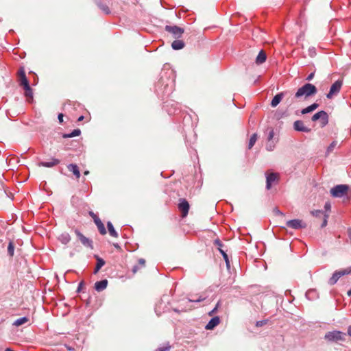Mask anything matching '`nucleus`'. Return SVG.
<instances>
[{"mask_svg":"<svg viewBox=\"0 0 351 351\" xmlns=\"http://www.w3.org/2000/svg\"><path fill=\"white\" fill-rule=\"evenodd\" d=\"M317 92V90L315 86L310 83H306L298 89L295 93V97L299 98V99L302 98L306 99L308 97L315 95Z\"/></svg>","mask_w":351,"mask_h":351,"instance_id":"nucleus-1","label":"nucleus"},{"mask_svg":"<svg viewBox=\"0 0 351 351\" xmlns=\"http://www.w3.org/2000/svg\"><path fill=\"white\" fill-rule=\"evenodd\" d=\"M349 191V186L346 184H339L330 189V194L334 197H341L347 195Z\"/></svg>","mask_w":351,"mask_h":351,"instance_id":"nucleus-2","label":"nucleus"},{"mask_svg":"<svg viewBox=\"0 0 351 351\" xmlns=\"http://www.w3.org/2000/svg\"><path fill=\"white\" fill-rule=\"evenodd\" d=\"M346 334L339 331L328 332L325 335V339L329 341L337 342L338 341L344 340Z\"/></svg>","mask_w":351,"mask_h":351,"instance_id":"nucleus-3","label":"nucleus"},{"mask_svg":"<svg viewBox=\"0 0 351 351\" xmlns=\"http://www.w3.org/2000/svg\"><path fill=\"white\" fill-rule=\"evenodd\" d=\"M342 85L343 81L341 80H338L334 82L330 86L328 93L326 95V97L328 99H332L334 95L338 94L341 88Z\"/></svg>","mask_w":351,"mask_h":351,"instance_id":"nucleus-4","label":"nucleus"},{"mask_svg":"<svg viewBox=\"0 0 351 351\" xmlns=\"http://www.w3.org/2000/svg\"><path fill=\"white\" fill-rule=\"evenodd\" d=\"M165 30L171 34L174 38H180L184 32V29L178 26L166 25Z\"/></svg>","mask_w":351,"mask_h":351,"instance_id":"nucleus-5","label":"nucleus"},{"mask_svg":"<svg viewBox=\"0 0 351 351\" xmlns=\"http://www.w3.org/2000/svg\"><path fill=\"white\" fill-rule=\"evenodd\" d=\"M178 208L179 210L181 212L182 217L184 218L187 216L189 210L190 208V205L188 201L186 199L181 198L179 199V203L178 204Z\"/></svg>","mask_w":351,"mask_h":351,"instance_id":"nucleus-6","label":"nucleus"},{"mask_svg":"<svg viewBox=\"0 0 351 351\" xmlns=\"http://www.w3.org/2000/svg\"><path fill=\"white\" fill-rule=\"evenodd\" d=\"M321 119V125L324 127L328 123V116L326 112L324 110H321L317 113H315L311 118L313 121H315L318 119Z\"/></svg>","mask_w":351,"mask_h":351,"instance_id":"nucleus-7","label":"nucleus"},{"mask_svg":"<svg viewBox=\"0 0 351 351\" xmlns=\"http://www.w3.org/2000/svg\"><path fill=\"white\" fill-rule=\"evenodd\" d=\"M311 214L318 219H320V218L323 219L322 223L321 224V228H324L327 226L328 218L329 217V215L328 213H326L321 210H312L311 212Z\"/></svg>","mask_w":351,"mask_h":351,"instance_id":"nucleus-8","label":"nucleus"},{"mask_svg":"<svg viewBox=\"0 0 351 351\" xmlns=\"http://www.w3.org/2000/svg\"><path fill=\"white\" fill-rule=\"evenodd\" d=\"M286 226L295 230L305 228L306 227V224L303 222L302 220L298 219L287 221Z\"/></svg>","mask_w":351,"mask_h":351,"instance_id":"nucleus-9","label":"nucleus"},{"mask_svg":"<svg viewBox=\"0 0 351 351\" xmlns=\"http://www.w3.org/2000/svg\"><path fill=\"white\" fill-rule=\"evenodd\" d=\"M75 233L77 235L80 241L83 244L85 247H90L93 249V241L88 238L86 237L84 234H82L79 230H75Z\"/></svg>","mask_w":351,"mask_h":351,"instance_id":"nucleus-10","label":"nucleus"},{"mask_svg":"<svg viewBox=\"0 0 351 351\" xmlns=\"http://www.w3.org/2000/svg\"><path fill=\"white\" fill-rule=\"evenodd\" d=\"M278 180V175L276 173H271L267 176L266 188L270 189L273 183L277 182Z\"/></svg>","mask_w":351,"mask_h":351,"instance_id":"nucleus-11","label":"nucleus"},{"mask_svg":"<svg viewBox=\"0 0 351 351\" xmlns=\"http://www.w3.org/2000/svg\"><path fill=\"white\" fill-rule=\"evenodd\" d=\"M293 128L299 132H309L311 131V129L306 127L304 122L300 120H297L293 123Z\"/></svg>","mask_w":351,"mask_h":351,"instance_id":"nucleus-12","label":"nucleus"},{"mask_svg":"<svg viewBox=\"0 0 351 351\" xmlns=\"http://www.w3.org/2000/svg\"><path fill=\"white\" fill-rule=\"evenodd\" d=\"M19 80L20 82V85L23 87L29 84L28 80L25 75V70L23 67H21L18 71Z\"/></svg>","mask_w":351,"mask_h":351,"instance_id":"nucleus-13","label":"nucleus"},{"mask_svg":"<svg viewBox=\"0 0 351 351\" xmlns=\"http://www.w3.org/2000/svg\"><path fill=\"white\" fill-rule=\"evenodd\" d=\"M215 243L216 245L218 246V250H219L220 253L223 256V258L226 261L227 267L229 268L230 267V261L228 259V256L227 254L226 253V252L223 250H222V248H221L223 246L221 242L219 240H216L215 241Z\"/></svg>","mask_w":351,"mask_h":351,"instance_id":"nucleus-14","label":"nucleus"},{"mask_svg":"<svg viewBox=\"0 0 351 351\" xmlns=\"http://www.w3.org/2000/svg\"><path fill=\"white\" fill-rule=\"evenodd\" d=\"M287 94H288V92H282V93H280L274 96V97L273 98V99L271 100V106L274 108L276 107L280 104V102L282 101L283 97L286 96Z\"/></svg>","mask_w":351,"mask_h":351,"instance_id":"nucleus-15","label":"nucleus"},{"mask_svg":"<svg viewBox=\"0 0 351 351\" xmlns=\"http://www.w3.org/2000/svg\"><path fill=\"white\" fill-rule=\"evenodd\" d=\"M219 322H220L219 317L217 316L214 317L206 324V326H205V328L206 330H212L215 327H216L219 324Z\"/></svg>","mask_w":351,"mask_h":351,"instance_id":"nucleus-16","label":"nucleus"},{"mask_svg":"<svg viewBox=\"0 0 351 351\" xmlns=\"http://www.w3.org/2000/svg\"><path fill=\"white\" fill-rule=\"evenodd\" d=\"M266 53L263 50H261L259 51L258 56H256L255 62L256 64H261L266 61Z\"/></svg>","mask_w":351,"mask_h":351,"instance_id":"nucleus-17","label":"nucleus"},{"mask_svg":"<svg viewBox=\"0 0 351 351\" xmlns=\"http://www.w3.org/2000/svg\"><path fill=\"white\" fill-rule=\"evenodd\" d=\"M107 285H108V280L106 279L102 280L101 281H98V282H95V289L97 291H102L107 287Z\"/></svg>","mask_w":351,"mask_h":351,"instance_id":"nucleus-18","label":"nucleus"},{"mask_svg":"<svg viewBox=\"0 0 351 351\" xmlns=\"http://www.w3.org/2000/svg\"><path fill=\"white\" fill-rule=\"evenodd\" d=\"M185 44L183 40H180L179 38H176V40H174L171 43V47L174 50H180L184 47Z\"/></svg>","mask_w":351,"mask_h":351,"instance_id":"nucleus-19","label":"nucleus"},{"mask_svg":"<svg viewBox=\"0 0 351 351\" xmlns=\"http://www.w3.org/2000/svg\"><path fill=\"white\" fill-rule=\"evenodd\" d=\"M60 163V160L58 159L53 158L50 162H41L38 164L40 167H52L56 166Z\"/></svg>","mask_w":351,"mask_h":351,"instance_id":"nucleus-20","label":"nucleus"},{"mask_svg":"<svg viewBox=\"0 0 351 351\" xmlns=\"http://www.w3.org/2000/svg\"><path fill=\"white\" fill-rule=\"evenodd\" d=\"M23 88L25 90V96L27 97V100L29 102L32 101L33 99V93L30 86H25L23 87Z\"/></svg>","mask_w":351,"mask_h":351,"instance_id":"nucleus-21","label":"nucleus"},{"mask_svg":"<svg viewBox=\"0 0 351 351\" xmlns=\"http://www.w3.org/2000/svg\"><path fill=\"white\" fill-rule=\"evenodd\" d=\"M69 171L73 172V173L76 176L78 179L80 177V172L78 169V167L75 164H70L67 167Z\"/></svg>","mask_w":351,"mask_h":351,"instance_id":"nucleus-22","label":"nucleus"},{"mask_svg":"<svg viewBox=\"0 0 351 351\" xmlns=\"http://www.w3.org/2000/svg\"><path fill=\"white\" fill-rule=\"evenodd\" d=\"M287 95V97L285 99V102L288 106L295 103V100L299 99V98L295 97V94L293 95L291 93H288Z\"/></svg>","mask_w":351,"mask_h":351,"instance_id":"nucleus-23","label":"nucleus"},{"mask_svg":"<svg viewBox=\"0 0 351 351\" xmlns=\"http://www.w3.org/2000/svg\"><path fill=\"white\" fill-rule=\"evenodd\" d=\"M318 106H319V105L317 104L314 103V104H311V106L302 109L301 111V113L302 114L309 113L311 112H313L315 109H317L318 108Z\"/></svg>","mask_w":351,"mask_h":351,"instance_id":"nucleus-24","label":"nucleus"},{"mask_svg":"<svg viewBox=\"0 0 351 351\" xmlns=\"http://www.w3.org/2000/svg\"><path fill=\"white\" fill-rule=\"evenodd\" d=\"M107 227H108V232H109V234H110V236H112V237H113L114 238H117L119 237L118 233L117 232V231L114 228V226H113L112 223L110 221H108L107 223Z\"/></svg>","mask_w":351,"mask_h":351,"instance_id":"nucleus-25","label":"nucleus"},{"mask_svg":"<svg viewBox=\"0 0 351 351\" xmlns=\"http://www.w3.org/2000/svg\"><path fill=\"white\" fill-rule=\"evenodd\" d=\"M104 265L105 261L101 258L97 256V264L94 270V274H97Z\"/></svg>","mask_w":351,"mask_h":351,"instance_id":"nucleus-26","label":"nucleus"},{"mask_svg":"<svg viewBox=\"0 0 351 351\" xmlns=\"http://www.w3.org/2000/svg\"><path fill=\"white\" fill-rule=\"evenodd\" d=\"M171 348V346L169 341L165 342L162 346H159L154 351H169Z\"/></svg>","mask_w":351,"mask_h":351,"instance_id":"nucleus-27","label":"nucleus"},{"mask_svg":"<svg viewBox=\"0 0 351 351\" xmlns=\"http://www.w3.org/2000/svg\"><path fill=\"white\" fill-rule=\"evenodd\" d=\"M28 321L29 318H27V317H21L15 320L14 322L13 323V325L15 326H20L27 323Z\"/></svg>","mask_w":351,"mask_h":351,"instance_id":"nucleus-28","label":"nucleus"},{"mask_svg":"<svg viewBox=\"0 0 351 351\" xmlns=\"http://www.w3.org/2000/svg\"><path fill=\"white\" fill-rule=\"evenodd\" d=\"M97 5L105 14H109L110 13V10L106 4L98 2Z\"/></svg>","mask_w":351,"mask_h":351,"instance_id":"nucleus-29","label":"nucleus"},{"mask_svg":"<svg viewBox=\"0 0 351 351\" xmlns=\"http://www.w3.org/2000/svg\"><path fill=\"white\" fill-rule=\"evenodd\" d=\"M81 134V130L80 129H75L72 132L69 134H65L63 135V138H72L75 136H77Z\"/></svg>","mask_w":351,"mask_h":351,"instance_id":"nucleus-30","label":"nucleus"},{"mask_svg":"<svg viewBox=\"0 0 351 351\" xmlns=\"http://www.w3.org/2000/svg\"><path fill=\"white\" fill-rule=\"evenodd\" d=\"M336 272L337 273L339 276L341 278V276L351 274V267H348L346 269H340V270L336 271Z\"/></svg>","mask_w":351,"mask_h":351,"instance_id":"nucleus-31","label":"nucleus"},{"mask_svg":"<svg viewBox=\"0 0 351 351\" xmlns=\"http://www.w3.org/2000/svg\"><path fill=\"white\" fill-rule=\"evenodd\" d=\"M256 141H257V134L256 133H254L251 136V137L250 138V141H249V144H248L249 149H251L252 148V147L254 145Z\"/></svg>","mask_w":351,"mask_h":351,"instance_id":"nucleus-32","label":"nucleus"},{"mask_svg":"<svg viewBox=\"0 0 351 351\" xmlns=\"http://www.w3.org/2000/svg\"><path fill=\"white\" fill-rule=\"evenodd\" d=\"M339 278H340V277L339 276L337 273L336 271H335V273L333 274L332 276L329 279L328 283L330 285H335L337 282V280Z\"/></svg>","mask_w":351,"mask_h":351,"instance_id":"nucleus-33","label":"nucleus"},{"mask_svg":"<svg viewBox=\"0 0 351 351\" xmlns=\"http://www.w3.org/2000/svg\"><path fill=\"white\" fill-rule=\"evenodd\" d=\"M339 278H340V277L339 276L337 273L336 271H335V273L333 274L332 276L329 279L328 283L330 285H335L337 282V280Z\"/></svg>","mask_w":351,"mask_h":351,"instance_id":"nucleus-34","label":"nucleus"},{"mask_svg":"<svg viewBox=\"0 0 351 351\" xmlns=\"http://www.w3.org/2000/svg\"><path fill=\"white\" fill-rule=\"evenodd\" d=\"M339 278H340V277L339 276L337 273L336 271H335V273L333 274L332 276L329 279L328 283L330 285H335L337 282V280Z\"/></svg>","mask_w":351,"mask_h":351,"instance_id":"nucleus-35","label":"nucleus"},{"mask_svg":"<svg viewBox=\"0 0 351 351\" xmlns=\"http://www.w3.org/2000/svg\"><path fill=\"white\" fill-rule=\"evenodd\" d=\"M96 226H97L98 230L101 234L104 235L106 234V230L105 226L101 221H99V223H97Z\"/></svg>","mask_w":351,"mask_h":351,"instance_id":"nucleus-36","label":"nucleus"},{"mask_svg":"<svg viewBox=\"0 0 351 351\" xmlns=\"http://www.w3.org/2000/svg\"><path fill=\"white\" fill-rule=\"evenodd\" d=\"M14 244L12 241H10L8 246V252L9 255L12 256L14 255Z\"/></svg>","mask_w":351,"mask_h":351,"instance_id":"nucleus-37","label":"nucleus"},{"mask_svg":"<svg viewBox=\"0 0 351 351\" xmlns=\"http://www.w3.org/2000/svg\"><path fill=\"white\" fill-rule=\"evenodd\" d=\"M88 214L93 219L95 224L99 223V221H101L97 215H95L93 211H90Z\"/></svg>","mask_w":351,"mask_h":351,"instance_id":"nucleus-38","label":"nucleus"},{"mask_svg":"<svg viewBox=\"0 0 351 351\" xmlns=\"http://www.w3.org/2000/svg\"><path fill=\"white\" fill-rule=\"evenodd\" d=\"M337 141H333L332 142L330 145L328 147V149H327V153H330L331 152L333 149L337 146Z\"/></svg>","mask_w":351,"mask_h":351,"instance_id":"nucleus-39","label":"nucleus"},{"mask_svg":"<svg viewBox=\"0 0 351 351\" xmlns=\"http://www.w3.org/2000/svg\"><path fill=\"white\" fill-rule=\"evenodd\" d=\"M267 322H268L267 319L258 321L256 323V327H261V326L265 325L267 323Z\"/></svg>","mask_w":351,"mask_h":351,"instance_id":"nucleus-40","label":"nucleus"},{"mask_svg":"<svg viewBox=\"0 0 351 351\" xmlns=\"http://www.w3.org/2000/svg\"><path fill=\"white\" fill-rule=\"evenodd\" d=\"M330 208H331L330 204L329 202H326L324 205V208L326 210V213L329 212L330 210Z\"/></svg>","mask_w":351,"mask_h":351,"instance_id":"nucleus-41","label":"nucleus"},{"mask_svg":"<svg viewBox=\"0 0 351 351\" xmlns=\"http://www.w3.org/2000/svg\"><path fill=\"white\" fill-rule=\"evenodd\" d=\"M219 302H217V304L216 306L215 307V308H214L213 310H212V311L209 313V315H212L213 313H215L217 311V308H218V307H219Z\"/></svg>","mask_w":351,"mask_h":351,"instance_id":"nucleus-42","label":"nucleus"},{"mask_svg":"<svg viewBox=\"0 0 351 351\" xmlns=\"http://www.w3.org/2000/svg\"><path fill=\"white\" fill-rule=\"evenodd\" d=\"M274 136V130H271L269 133L268 141H270Z\"/></svg>","mask_w":351,"mask_h":351,"instance_id":"nucleus-43","label":"nucleus"},{"mask_svg":"<svg viewBox=\"0 0 351 351\" xmlns=\"http://www.w3.org/2000/svg\"><path fill=\"white\" fill-rule=\"evenodd\" d=\"M314 75H315V73L313 72L311 73H310L308 77H306V80L307 81H311V80H313V78L314 77Z\"/></svg>","mask_w":351,"mask_h":351,"instance_id":"nucleus-44","label":"nucleus"},{"mask_svg":"<svg viewBox=\"0 0 351 351\" xmlns=\"http://www.w3.org/2000/svg\"><path fill=\"white\" fill-rule=\"evenodd\" d=\"M274 147V145H272L271 143H268V144L267 145V149L268 151H272V150H273Z\"/></svg>","mask_w":351,"mask_h":351,"instance_id":"nucleus-45","label":"nucleus"},{"mask_svg":"<svg viewBox=\"0 0 351 351\" xmlns=\"http://www.w3.org/2000/svg\"><path fill=\"white\" fill-rule=\"evenodd\" d=\"M0 195L1 197H4L5 198H7L8 197V195L5 193V191H3V190H0Z\"/></svg>","mask_w":351,"mask_h":351,"instance_id":"nucleus-46","label":"nucleus"},{"mask_svg":"<svg viewBox=\"0 0 351 351\" xmlns=\"http://www.w3.org/2000/svg\"><path fill=\"white\" fill-rule=\"evenodd\" d=\"M63 117H64V115L62 113L58 114V120H59V121L60 123H62L63 121Z\"/></svg>","mask_w":351,"mask_h":351,"instance_id":"nucleus-47","label":"nucleus"},{"mask_svg":"<svg viewBox=\"0 0 351 351\" xmlns=\"http://www.w3.org/2000/svg\"><path fill=\"white\" fill-rule=\"evenodd\" d=\"M64 241L65 242H68L69 241V234H66L64 236Z\"/></svg>","mask_w":351,"mask_h":351,"instance_id":"nucleus-48","label":"nucleus"},{"mask_svg":"<svg viewBox=\"0 0 351 351\" xmlns=\"http://www.w3.org/2000/svg\"><path fill=\"white\" fill-rule=\"evenodd\" d=\"M138 263L140 265H141L142 266H144L145 265V261L143 258H140L138 260Z\"/></svg>","mask_w":351,"mask_h":351,"instance_id":"nucleus-49","label":"nucleus"},{"mask_svg":"<svg viewBox=\"0 0 351 351\" xmlns=\"http://www.w3.org/2000/svg\"><path fill=\"white\" fill-rule=\"evenodd\" d=\"M204 300V298H199L198 299H196V300H191V301L192 302H201V301H203Z\"/></svg>","mask_w":351,"mask_h":351,"instance_id":"nucleus-50","label":"nucleus"},{"mask_svg":"<svg viewBox=\"0 0 351 351\" xmlns=\"http://www.w3.org/2000/svg\"><path fill=\"white\" fill-rule=\"evenodd\" d=\"M137 269H138V267L137 266H134L132 269V271L134 273H136L137 271Z\"/></svg>","mask_w":351,"mask_h":351,"instance_id":"nucleus-51","label":"nucleus"},{"mask_svg":"<svg viewBox=\"0 0 351 351\" xmlns=\"http://www.w3.org/2000/svg\"><path fill=\"white\" fill-rule=\"evenodd\" d=\"M348 334L351 336V326L348 329Z\"/></svg>","mask_w":351,"mask_h":351,"instance_id":"nucleus-52","label":"nucleus"},{"mask_svg":"<svg viewBox=\"0 0 351 351\" xmlns=\"http://www.w3.org/2000/svg\"><path fill=\"white\" fill-rule=\"evenodd\" d=\"M84 119V116H80L78 119H77V121H83Z\"/></svg>","mask_w":351,"mask_h":351,"instance_id":"nucleus-53","label":"nucleus"},{"mask_svg":"<svg viewBox=\"0 0 351 351\" xmlns=\"http://www.w3.org/2000/svg\"><path fill=\"white\" fill-rule=\"evenodd\" d=\"M114 246L116 248H117V249H121L120 246H119V244H117V243H114Z\"/></svg>","mask_w":351,"mask_h":351,"instance_id":"nucleus-54","label":"nucleus"},{"mask_svg":"<svg viewBox=\"0 0 351 351\" xmlns=\"http://www.w3.org/2000/svg\"><path fill=\"white\" fill-rule=\"evenodd\" d=\"M348 234H349V237H350V239L351 240V229L348 230Z\"/></svg>","mask_w":351,"mask_h":351,"instance_id":"nucleus-55","label":"nucleus"},{"mask_svg":"<svg viewBox=\"0 0 351 351\" xmlns=\"http://www.w3.org/2000/svg\"><path fill=\"white\" fill-rule=\"evenodd\" d=\"M82 285L83 282H80V284L79 285L78 290H80V289H82Z\"/></svg>","mask_w":351,"mask_h":351,"instance_id":"nucleus-56","label":"nucleus"},{"mask_svg":"<svg viewBox=\"0 0 351 351\" xmlns=\"http://www.w3.org/2000/svg\"><path fill=\"white\" fill-rule=\"evenodd\" d=\"M276 213H278V214H279V215H283V214H282V212H280L279 210H276Z\"/></svg>","mask_w":351,"mask_h":351,"instance_id":"nucleus-57","label":"nucleus"},{"mask_svg":"<svg viewBox=\"0 0 351 351\" xmlns=\"http://www.w3.org/2000/svg\"><path fill=\"white\" fill-rule=\"evenodd\" d=\"M348 295V296H350L351 297V289H350L348 293H347Z\"/></svg>","mask_w":351,"mask_h":351,"instance_id":"nucleus-58","label":"nucleus"},{"mask_svg":"<svg viewBox=\"0 0 351 351\" xmlns=\"http://www.w3.org/2000/svg\"><path fill=\"white\" fill-rule=\"evenodd\" d=\"M84 175H88L89 173V171H84Z\"/></svg>","mask_w":351,"mask_h":351,"instance_id":"nucleus-59","label":"nucleus"}]
</instances>
